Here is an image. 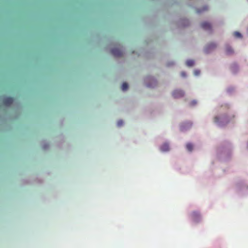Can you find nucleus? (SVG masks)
I'll list each match as a JSON object with an SVG mask.
<instances>
[{"label":"nucleus","instance_id":"obj_24","mask_svg":"<svg viewBox=\"0 0 248 248\" xmlns=\"http://www.w3.org/2000/svg\"><path fill=\"white\" fill-rule=\"evenodd\" d=\"M187 124L189 126H191L192 125V123L190 122H188L187 123Z\"/></svg>","mask_w":248,"mask_h":248},{"label":"nucleus","instance_id":"obj_13","mask_svg":"<svg viewBox=\"0 0 248 248\" xmlns=\"http://www.w3.org/2000/svg\"><path fill=\"white\" fill-rule=\"evenodd\" d=\"M235 91V88L233 86H230L227 89V93L229 95H232Z\"/></svg>","mask_w":248,"mask_h":248},{"label":"nucleus","instance_id":"obj_18","mask_svg":"<svg viewBox=\"0 0 248 248\" xmlns=\"http://www.w3.org/2000/svg\"><path fill=\"white\" fill-rule=\"evenodd\" d=\"M128 88V85L127 83L126 82L122 84V87H121L122 90L123 91H126V90H127Z\"/></svg>","mask_w":248,"mask_h":248},{"label":"nucleus","instance_id":"obj_21","mask_svg":"<svg viewBox=\"0 0 248 248\" xmlns=\"http://www.w3.org/2000/svg\"><path fill=\"white\" fill-rule=\"evenodd\" d=\"M181 76L183 77H186V73L185 72H182L181 73Z\"/></svg>","mask_w":248,"mask_h":248},{"label":"nucleus","instance_id":"obj_22","mask_svg":"<svg viewBox=\"0 0 248 248\" xmlns=\"http://www.w3.org/2000/svg\"><path fill=\"white\" fill-rule=\"evenodd\" d=\"M196 104V102L195 101H193L192 102H191L192 105H194Z\"/></svg>","mask_w":248,"mask_h":248},{"label":"nucleus","instance_id":"obj_27","mask_svg":"<svg viewBox=\"0 0 248 248\" xmlns=\"http://www.w3.org/2000/svg\"><path fill=\"white\" fill-rule=\"evenodd\" d=\"M247 34L248 35V27H247Z\"/></svg>","mask_w":248,"mask_h":248},{"label":"nucleus","instance_id":"obj_5","mask_svg":"<svg viewBox=\"0 0 248 248\" xmlns=\"http://www.w3.org/2000/svg\"><path fill=\"white\" fill-rule=\"evenodd\" d=\"M230 70L233 74H236L239 70V65L236 62H233L230 66Z\"/></svg>","mask_w":248,"mask_h":248},{"label":"nucleus","instance_id":"obj_8","mask_svg":"<svg viewBox=\"0 0 248 248\" xmlns=\"http://www.w3.org/2000/svg\"><path fill=\"white\" fill-rule=\"evenodd\" d=\"M14 101V99L12 97H9L5 98L3 101V104L6 106H9L12 104Z\"/></svg>","mask_w":248,"mask_h":248},{"label":"nucleus","instance_id":"obj_11","mask_svg":"<svg viewBox=\"0 0 248 248\" xmlns=\"http://www.w3.org/2000/svg\"><path fill=\"white\" fill-rule=\"evenodd\" d=\"M233 53H234L233 49L231 46H227L226 47V54L227 55H229V56L232 55V54H233Z\"/></svg>","mask_w":248,"mask_h":248},{"label":"nucleus","instance_id":"obj_26","mask_svg":"<svg viewBox=\"0 0 248 248\" xmlns=\"http://www.w3.org/2000/svg\"><path fill=\"white\" fill-rule=\"evenodd\" d=\"M221 170H222V171L223 172V173H224V172L225 171V170L224 169H222Z\"/></svg>","mask_w":248,"mask_h":248},{"label":"nucleus","instance_id":"obj_10","mask_svg":"<svg viewBox=\"0 0 248 248\" xmlns=\"http://www.w3.org/2000/svg\"><path fill=\"white\" fill-rule=\"evenodd\" d=\"M230 108H231V105L228 103L222 104L220 105V106H219V110H221V109L227 110H229Z\"/></svg>","mask_w":248,"mask_h":248},{"label":"nucleus","instance_id":"obj_14","mask_svg":"<svg viewBox=\"0 0 248 248\" xmlns=\"http://www.w3.org/2000/svg\"><path fill=\"white\" fill-rule=\"evenodd\" d=\"M233 36L237 39H242L243 38L242 34L237 31H234L233 32Z\"/></svg>","mask_w":248,"mask_h":248},{"label":"nucleus","instance_id":"obj_7","mask_svg":"<svg viewBox=\"0 0 248 248\" xmlns=\"http://www.w3.org/2000/svg\"><path fill=\"white\" fill-rule=\"evenodd\" d=\"M202 28L205 31H210L212 30L211 24L207 22H203L201 24Z\"/></svg>","mask_w":248,"mask_h":248},{"label":"nucleus","instance_id":"obj_2","mask_svg":"<svg viewBox=\"0 0 248 248\" xmlns=\"http://www.w3.org/2000/svg\"><path fill=\"white\" fill-rule=\"evenodd\" d=\"M234 117L235 115L233 113H224L218 115V126L223 127L226 125Z\"/></svg>","mask_w":248,"mask_h":248},{"label":"nucleus","instance_id":"obj_30","mask_svg":"<svg viewBox=\"0 0 248 248\" xmlns=\"http://www.w3.org/2000/svg\"><path fill=\"white\" fill-rule=\"evenodd\" d=\"M222 162H219V161H218V164H217V165H219L218 163H219V164H220L221 163H222Z\"/></svg>","mask_w":248,"mask_h":248},{"label":"nucleus","instance_id":"obj_16","mask_svg":"<svg viewBox=\"0 0 248 248\" xmlns=\"http://www.w3.org/2000/svg\"><path fill=\"white\" fill-rule=\"evenodd\" d=\"M186 148L187 151L191 152L193 149V145L191 143H188L186 145Z\"/></svg>","mask_w":248,"mask_h":248},{"label":"nucleus","instance_id":"obj_28","mask_svg":"<svg viewBox=\"0 0 248 248\" xmlns=\"http://www.w3.org/2000/svg\"><path fill=\"white\" fill-rule=\"evenodd\" d=\"M181 130H182V131L184 130V127L183 126H182V127H181Z\"/></svg>","mask_w":248,"mask_h":248},{"label":"nucleus","instance_id":"obj_1","mask_svg":"<svg viewBox=\"0 0 248 248\" xmlns=\"http://www.w3.org/2000/svg\"><path fill=\"white\" fill-rule=\"evenodd\" d=\"M233 145L231 142L225 140L218 147V161L219 162H228L232 155Z\"/></svg>","mask_w":248,"mask_h":248},{"label":"nucleus","instance_id":"obj_6","mask_svg":"<svg viewBox=\"0 0 248 248\" xmlns=\"http://www.w3.org/2000/svg\"><path fill=\"white\" fill-rule=\"evenodd\" d=\"M172 96L175 98H179L184 95V92L180 90H174L172 93Z\"/></svg>","mask_w":248,"mask_h":248},{"label":"nucleus","instance_id":"obj_15","mask_svg":"<svg viewBox=\"0 0 248 248\" xmlns=\"http://www.w3.org/2000/svg\"><path fill=\"white\" fill-rule=\"evenodd\" d=\"M215 47H216V46H215V44L211 43V44H208V45L206 46V47L205 48V51H206V52H208V49L209 48L213 49V48H215Z\"/></svg>","mask_w":248,"mask_h":248},{"label":"nucleus","instance_id":"obj_23","mask_svg":"<svg viewBox=\"0 0 248 248\" xmlns=\"http://www.w3.org/2000/svg\"><path fill=\"white\" fill-rule=\"evenodd\" d=\"M147 86L149 87H154V86H152V85L150 84H148L147 85Z\"/></svg>","mask_w":248,"mask_h":248},{"label":"nucleus","instance_id":"obj_19","mask_svg":"<svg viewBox=\"0 0 248 248\" xmlns=\"http://www.w3.org/2000/svg\"><path fill=\"white\" fill-rule=\"evenodd\" d=\"M123 124V121L122 120H119L117 122V125L118 126H121Z\"/></svg>","mask_w":248,"mask_h":248},{"label":"nucleus","instance_id":"obj_20","mask_svg":"<svg viewBox=\"0 0 248 248\" xmlns=\"http://www.w3.org/2000/svg\"><path fill=\"white\" fill-rule=\"evenodd\" d=\"M200 71L198 70H196L194 71V74L196 76H198L200 74Z\"/></svg>","mask_w":248,"mask_h":248},{"label":"nucleus","instance_id":"obj_3","mask_svg":"<svg viewBox=\"0 0 248 248\" xmlns=\"http://www.w3.org/2000/svg\"><path fill=\"white\" fill-rule=\"evenodd\" d=\"M235 190L239 196H243L248 193V182L241 180L236 183Z\"/></svg>","mask_w":248,"mask_h":248},{"label":"nucleus","instance_id":"obj_9","mask_svg":"<svg viewBox=\"0 0 248 248\" xmlns=\"http://www.w3.org/2000/svg\"><path fill=\"white\" fill-rule=\"evenodd\" d=\"M200 213L197 211H194L191 214V217L195 221H198L200 218Z\"/></svg>","mask_w":248,"mask_h":248},{"label":"nucleus","instance_id":"obj_4","mask_svg":"<svg viewBox=\"0 0 248 248\" xmlns=\"http://www.w3.org/2000/svg\"><path fill=\"white\" fill-rule=\"evenodd\" d=\"M112 54L115 57H121L123 55V52L119 47H116L112 49Z\"/></svg>","mask_w":248,"mask_h":248},{"label":"nucleus","instance_id":"obj_17","mask_svg":"<svg viewBox=\"0 0 248 248\" xmlns=\"http://www.w3.org/2000/svg\"><path fill=\"white\" fill-rule=\"evenodd\" d=\"M194 64V62L192 60H188L186 62V64L188 66H192Z\"/></svg>","mask_w":248,"mask_h":248},{"label":"nucleus","instance_id":"obj_29","mask_svg":"<svg viewBox=\"0 0 248 248\" xmlns=\"http://www.w3.org/2000/svg\"><path fill=\"white\" fill-rule=\"evenodd\" d=\"M247 148L248 150V142H247Z\"/></svg>","mask_w":248,"mask_h":248},{"label":"nucleus","instance_id":"obj_25","mask_svg":"<svg viewBox=\"0 0 248 248\" xmlns=\"http://www.w3.org/2000/svg\"><path fill=\"white\" fill-rule=\"evenodd\" d=\"M223 24V23H220L218 21V23H217V25H218V26L221 24Z\"/></svg>","mask_w":248,"mask_h":248},{"label":"nucleus","instance_id":"obj_12","mask_svg":"<svg viewBox=\"0 0 248 248\" xmlns=\"http://www.w3.org/2000/svg\"><path fill=\"white\" fill-rule=\"evenodd\" d=\"M160 150L162 152H167L170 150L169 145L168 143H164L160 147Z\"/></svg>","mask_w":248,"mask_h":248}]
</instances>
